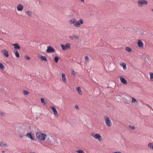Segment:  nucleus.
Here are the masks:
<instances>
[{"label":"nucleus","instance_id":"39","mask_svg":"<svg viewBox=\"0 0 153 153\" xmlns=\"http://www.w3.org/2000/svg\"><path fill=\"white\" fill-rule=\"evenodd\" d=\"M113 153H121V152H114Z\"/></svg>","mask_w":153,"mask_h":153},{"label":"nucleus","instance_id":"30","mask_svg":"<svg viewBox=\"0 0 153 153\" xmlns=\"http://www.w3.org/2000/svg\"><path fill=\"white\" fill-rule=\"evenodd\" d=\"M132 102L134 103L137 100L135 98H134V97H132Z\"/></svg>","mask_w":153,"mask_h":153},{"label":"nucleus","instance_id":"43","mask_svg":"<svg viewBox=\"0 0 153 153\" xmlns=\"http://www.w3.org/2000/svg\"><path fill=\"white\" fill-rule=\"evenodd\" d=\"M79 108L78 105H77V109H79Z\"/></svg>","mask_w":153,"mask_h":153},{"label":"nucleus","instance_id":"5","mask_svg":"<svg viewBox=\"0 0 153 153\" xmlns=\"http://www.w3.org/2000/svg\"><path fill=\"white\" fill-rule=\"evenodd\" d=\"M105 122L107 125L108 127H111V123L110 119L107 117L105 120Z\"/></svg>","mask_w":153,"mask_h":153},{"label":"nucleus","instance_id":"23","mask_svg":"<svg viewBox=\"0 0 153 153\" xmlns=\"http://www.w3.org/2000/svg\"><path fill=\"white\" fill-rule=\"evenodd\" d=\"M0 68L2 70L4 69V66L1 62H0Z\"/></svg>","mask_w":153,"mask_h":153},{"label":"nucleus","instance_id":"6","mask_svg":"<svg viewBox=\"0 0 153 153\" xmlns=\"http://www.w3.org/2000/svg\"><path fill=\"white\" fill-rule=\"evenodd\" d=\"M26 136L29 138H30L32 140L34 139V136L32 134L31 132L28 133L26 134Z\"/></svg>","mask_w":153,"mask_h":153},{"label":"nucleus","instance_id":"13","mask_svg":"<svg viewBox=\"0 0 153 153\" xmlns=\"http://www.w3.org/2000/svg\"><path fill=\"white\" fill-rule=\"evenodd\" d=\"M13 53H14L15 55V56L16 57L19 58L20 56L17 50L14 49L13 51Z\"/></svg>","mask_w":153,"mask_h":153},{"label":"nucleus","instance_id":"26","mask_svg":"<svg viewBox=\"0 0 153 153\" xmlns=\"http://www.w3.org/2000/svg\"><path fill=\"white\" fill-rule=\"evenodd\" d=\"M77 153H85L84 151L82 150L79 149L77 150Z\"/></svg>","mask_w":153,"mask_h":153},{"label":"nucleus","instance_id":"31","mask_svg":"<svg viewBox=\"0 0 153 153\" xmlns=\"http://www.w3.org/2000/svg\"><path fill=\"white\" fill-rule=\"evenodd\" d=\"M27 14H28V15L30 16H31V14H32V13H31V11H27Z\"/></svg>","mask_w":153,"mask_h":153},{"label":"nucleus","instance_id":"11","mask_svg":"<svg viewBox=\"0 0 153 153\" xmlns=\"http://www.w3.org/2000/svg\"><path fill=\"white\" fill-rule=\"evenodd\" d=\"M13 45L14 47L15 48L14 49H20L21 48L20 47L19 45V44L17 43L14 44H13Z\"/></svg>","mask_w":153,"mask_h":153},{"label":"nucleus","instance_id":"48","mask_svg":"<svg viewBox=\"0 0 153 153\" xmlns=\"http://www.w3.org/2000/svg\"><path fill=\"white\" fill-rule=\"evenodd\" d=\"M35 153V152H30V153Z\"/></svg>","mask_w":153,"mask_h":153},{"label":"nucleus","instance_id":"27","mask_svg":"<svg viewBox=\"0 0 153 153\" xmlns=\"http://www.w3.org/2000/svg\"><path fill=\"white\" fill-rule=\"evenodd\" d=\"M150 79L152 81H153V73H150Z\"/></svg>","mask_w":153,"mask_h":153},{"label":"nucleus","instance_id":"25","mask_svg":"<svg viewBox=\"0 0 153 153\" xmlns=\"http://www.w3.org/2000/svg\"><path fill=\"white\" fill-rule=\"evenodd\" d=\"M65 48H67V50L68 48H69L70 46V43H67L65 45Z\"/></svg>","mask_w":153,"mask_h":153},{"label":"nucleus","instance_id":"14","mask_svg":"<svg viewBox=\"0 0 153 153\" xmlns=\"http://www.w3.org/2000/svg\"><path fill=\"white\" fill-rule=\"evenodd\" d=\"M137 44L138 46L139 47H141L143 46V43L142 42L141 40L140 39L137 42Z\"/></svg>","mask_w":153,"mask_h":153},{"label":"nucleus","instance_id":"24","mask_svg":"<svg viewBox=\"0 0 153 153\" xmlns=\"http://www.w3.org/2000/svg\"><path fill=\"white\" fill-rule=\"evenodd\" d=\"M126 51L130 52L132 50L131 49L128 47H127L126 48Z\"/></svg>","mask_w":153,"mask_h":153},{"label":"nucleus","instance_id":"19","mask_svg":"<svg viewBox=\"0 0 153 153\" xmlns=\"http://www.w3.org/2000/svg\"><path fill=\"white\" fill-rule=\"evenodd\" d=\"M7 146V144L6 143H4L2 142H0V146L4 147L5 146Z\"/></svg>","mask_w":153,"mask_h":153},{"label":"nucleus","instance_id":"20","mask_svg":"<svg viewBox=\"0 0 153 153\" xmlns=\"http://www.w3.org/2000/svg\"><path fill=\"white\" fill-rule=\"evenodd\" d=\"M62 79L63 80L65 81H66V79L65 77V74L64 73H62Z\"/></svg>","mask_w":153,"mask_h":153},{"label":"nucleus","instance_id":"22","mask_svg":"<svg viewBox=\"0 0 153 153\" xmlns=\"http://www.w3.org/2000/svg\"><path fill=\"white\" fill-rule=\"evenodd\" d=\"M59 58L58 56H55L54 58V61L56 63L58 62Z\"/></svg>","mask_w":153,"mask_h":153},{"label":"nucleus","instance_id":"3","mask_svg":"<svg viewBox=\"0 0 153 153\" xmlns=\"http://www.w3.org/2000/svg\"><path fill=\"white\" fill-rule=\"evenodd\" d=\"M138 5L139 7L142 6L143 4H147V1L145 0H141L138 1Z\"/></svg>","mask_w":153,"mask_h":153},{"label":"nucleus","instance_id":"36","mask_svg":"<svg viewBox=\"0 0 153 153\" xmlns=\"http://www.w3.org/2000/svg\"><path fill=\"white\" fill-rule=\"evenodd\" d=\"M153 144L152 143H149L148 144V146L150 147V148H152V145Z\"/></svg>","mask_w":153,"mask_h":153},{"label":"nucleus","instance_id":"32","mask_svg":"<svg viewBox=\"0 0 153 153\" xmlns=\"http://www.w3.org/2000/svg\"><path fill=\"white\" fill-rule=\"evenodd\" d=\"M70 37L71 39H73V38H76V36L75 35H73L72 36H70Z\"/></svg>","mask_w":153,"mask_h":153},{"label":"nucleus","instance_id":"38","mask_svg":"<svg viewBox=\"0 0 153 153\" xmlns=\"http://www.w3.org/2000/svg\"><path fill=\"white\" fill-rule=\"evenodd\" d=\"M19 136L21 138H22L24 136L22 134H21V135H19Z\"/></svg>","mask_w":153,"mask_h":153},{"label":"nucleus","instance_id":"8","mask_svg":"<svg viewBox=\"0 0 153 153\" xmlns=\"http://www.w3.org/2000/svg\"><path fill=\"white\" fill-rule=\"evenodd\" d=\"M2 52L3 53V54L6 57H7L9 56L8 51L5 49H3L2 50Z\"/></svg>","mask_w":153,"mask_h":153},{"label":"nucleus","instance_id":"37","mask_svg":"<svg viewBox=\"0 0 153 153\" xmlns=\"http://www.w3.org/2000/svg\"><path fill=\"white\" fill-rule=\"evenodd\" d=\"M74 70H72V72L71 73V74L72 75H73L74 76H75V74H74Z\"/></svg>","mask_w":153,"mask_h":153},{"label":"nucleus","instance_id":"4","mask_svg":"<svg viewBox=\"0 0 153 153\" xmlns=\"http://www.w3.org/2000/svg\"><path fill=\"white\" fill-rule=\"evenodd\" d=\"M55 49L52 47L49 46L48 47L46 52L48 53H50L53 52H55Z\"/></svg>","mask_w":153,"mask_h":153},{"label":"nucleus","instance_id":"12","mask_svg":"<svg viewBox=\"0 0 153 153\" xmlns=\"http://www.w3.org/2000/svg\"><path fill=\"white\" fill-rule=\"evenodd\" d=\"M69 22L70 24H74L75 26H76V21L75 19H74L73 20H71L69 21Z\"/></svg>","mask_w":153,"mask_h":153},{"label":"nucleus","instance_id":"49","mask_svg":"<svg viewBox=\"0 0 153 153\" xmlns=\"http://www.w3.org/2000/svg\"><path fill=\"white\" fill-rule=\"evenodd\" d=\"M77 39H78V36H77Z\"/></svg>","mask_w":153,"mask_h":153},{"label":"nucleus","instance_id":"45","mask_svg":"<svg viewBox=\"0 0 153 153\" xmlns=\"http://www.w3.org/2000/svg\"><path fill=\"white\" fill-rule=\"evenodd\" d=\"M4 152H4V151H2V153H4Z\"/></svg>","mask_w":153,"mask_h":153},{"label":"nucleus","instance_id":"18","mask_svg":"<svg viewBox=\"0 0 153 153\" xmlns=\"http://www.w3.org/2000/svg\"><path fill=\"white\" fill-rule=\"evenodd\" d=\"M41 59L42 61H47L46 57L45 56H41Z\"/></svg>","mask_w":153,"mask_h":153},{"label":"nucleus","instance_id":"50","mask_svg":"<svg viewBox=\"0 0 153 153\" xmlns=\"http://www.w3.org/2000/svg\"><path fill=\"white\" fill-rule=\"evenodd\" d=\"M73 126H75L74 125H73Z\"/></svg>","mask_w":153,"mask_h":153},{"label":"nucleus","instance_id":"47","mask_svg":"<svg viewBox=\"0 0 153 153\" xmlns=\"http://www.w3.org/2000/svg\"><path fill=\"white\" fill-rule=\"evenodd\" d=\"M152 11H153V8L152 9Z\"/></svg>","mask_w":153,"mask_h":153},{"label":"nucleus","instance_id":"17","mask_svg":"<svg viewBox=\"0 0 153 153\" xmlns=\"http://www.w3.org/2000/svg\"><path fill=\"white\" fill-rule=\"evenodd\" d=\"M120 64L123 67V69L124 70H126V64L122 62V63H121Z\"/></svg>","mask_w":153,"mask_h":153},{"label":"nucleus","instance_id":"34","mask_svg":"<svg viewBox=\"0 0 153 153\" xmlns=\"http://www.w3.org/2000/svg\"><path fill=\"white\" fill-rule=\"evenodd\" d=\"M85 58L86 61L88 62L89 59V57L88 56H85Z\"/></svg>","mask_w":153,"mask_h":153},{"label":"nucleus","instance_id":"40","mask_svg":"<svg viewBox=\"0 0 153 153\" xmlns=\"http://www.w3.org/2000/svg\"><path fill=\"white\" fill-rule=\"evenodd\" d=\"M135 128V127L134 126H133L132 127V128L133 129H134Z\"/></svg>","mask_w":153,"mask_h":153},{"label":"nucleus","instance_id":"42","mask_svg":"<svg viewBox=\"0 0 153 153\" xmlns=\"http://www.w3.org/2000/svg\"><path fill=\"white\" fill-rule=\"evenodd\" d=\"M74 107L76 109V104L75 105Z\"/></svg>","mask_w":153,"mask_h":153},{"label":"nucleus","instance_id":"10","mask_svg":"<svg viewBox=\"0 0 153 153\" xmlns=\"http://www.w3.org/2000/svg\"><path fill=\"white\" fill-rule=\"evenodd\" d=\"M120 80L121 82L123 83L124 84H126L127 83V80L125 79V78L122 77V76L120 77Z\"/></svg>","mask_w":153,"mask_h":153},{"label":"nucleus","instance_id":"28","mask_svg":"<svg viewBox=\"0 0 153 153\" xmlns=\"http://www.w3.org/2000/svg\"><path fill=\"white\" fill-rule=\"evenodd\" d=\"M23 94L24 95H27L29 94V92L26 90H25L23 92Z\"/></svg>","mask_w":153,"mask_h":153},{"label":"nucleus","instance_id":"35","mask_svg":"<svg viewBox=\"0 0 153 153\" xmlns=\"http://www.w3.org/2000/svg\"><path fill=\"white\" fill-rule=\"evenodd\" d=\"M0 114H1V115L2 117H4V116L5 113L4 112H2Z\"/></svg>","mask_w":153,"mask_h":153},{"label":"nucleus","instance_id":"44","mask_svg":"<svg viewBox=\"0 0 153 153\" xmlns=\"http://www.w3.org/2000/svg\"><path fill=\"white\" fill-rule=\"evenodd\" d=\"M152 148L153 149V144L152 145Z\"/></svg>","mask_w":153,"mask_h":153},{"label":"nucleus","instance_id":"33","mask_svg":"<svg viewBox=\"0 0 153 153\" xmlns=\"http://www.w3.org/2000/svg\"><path fill=\"white\" fill-rule=\"evenodd\" d=\"M41 102L42 103H44V104H45V100L44 99V98H41Z\"/></svg>","mask_w":153,"mask_h":153},{"label":"nucleus","instance_id":"15","mask_svg":"<svg viewBox=\"0 0 153 153\" xmlns=\"http://www.w3.org/2000/svg\"><path fill=\"white\" fill-rule=\"evenodd\" d=\"M23 8V6L20 4H19L17 6V9L18 11H22Z\"/></svg>","mask_w":153,"mask_h":153},{"label":"nucleus","instance_id":"1","mask_svg":"<svg viewBox=\"0 0 153 153\" xmlns=\"http://www.w3.org/2000/svg\"><path fill=\"white\" fill-rule=\"evenodd\" d=\"M37 137L41 141H44L47 137L45 134H43L40 132H37L36 133Z\"/></svg>","mask_w":153,"mask_h":153},{"label":"nucleus","instance_id":"16","mask_svg":"<svg viewBox=\"0 0 153 153\" xmlns=\"http://www.w3.org/2000/svg\"><path fill=\"white\" fill-rule=\"evenodd\" d=\"M77 91H78L79 94L80 95H82L83 92L82 91L81 88L80 87H78L77 88Z\"/></svg>","mask_w":153,"mask_h":153},{"label":"nucleus","instance_id":"2","mask_svg":"<svg viewBox=\"0 0 153 153\" xmlns=\"http://www.w3.org/2000/svg\"><path fill=\"white\" fill-rule=\"evenodd\" d=\"M91 134V135L95 139H97L100 141L101 140L102 138L101 137V136L99 134L97 133L94 134V133H92Z\"/></svg>","mask_w":153,"mask_h":153},{"label":"nucleus","instance_id":"46","mask_svg":"<svg viewBox=\"0 0 153 153\" xmlns=\"http://www.w3.org/2000/svg\"><path fill=\"white\" fill-rule=\"evenodd\" d=\"M81 1L82 2H84V0H81Z\"/></svg>","mask_w":153,"mask_h":153},{"label":"nucleus","instance_id":"41","mask_svg":"<svg viewBox=\"0 0 153 153\" xmlns=\"http://www.w3.org/2000/svg\"><path fill=\"white\" fill-rule=\"evenodd\" d=\"M148 106L151 109L152 108V107L151 106H150L149 105H148Z\"/></svg>","mask_w":153,"mask_h":153},{"label":"nucleus","instance_id":"7","mask_svg":"<svg viewBox=\"0 0 153 153\" xmlns=\"http://www.w3.org/2000/svg\"><path fill=\"white\" fill-rule=\"evenodd\" d=\"M83 24V21L82 19H80L78 21H77V27H80L81 25Z\"/></svg>","mask_w":153,"mask_h":153},{"label":"nucleus","instance_id":"29","mask_svg":"<svg viewBox=\"0 0 153 153\" xmlns=\"http://www.w3.org/2000/svg\"><path fill=\"white\" fill-rule=\"evenodd\" d=\"M25 59H26V60H29L30 59V57L27 55H25Z\"/></svg>","mask_w":153,"mask_h":153},{"label":"nucleus","instance_id":"21","mask_svg":"<svg viewBox=\"0 0 153 153\" xmlns=\"http://www.w3.org/2000/svg\"><path fill=\"white\" fill-rule=\"evenodd\" d=\"M60 46L61 47L62 49L64 51L67 50V48H65V46L64 45L62 44L60 45Z\"/></svg>","mask_w":153,"mask_h":153},{"label":"nucleus","instance_id":"9","mask_svg":"<svg viewBox=\"0 0 153 153\" xmlns=\"http://www.w3.org/2000/svg\"><path fill=\"white\" fill-rule=\"evenodd\" d=\"M52 111L53 112L54 114L55 115H57V112L56 109L53 106H51L50 107Z\"/></svg>","mask_w":153,"mask_h":153}]
</instances>
